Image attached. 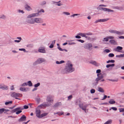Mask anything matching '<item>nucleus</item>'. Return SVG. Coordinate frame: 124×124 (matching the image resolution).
Returning <instances> with one entry per match:
<instances>
[{"label": "nucleus", "mask_w": 124, "mask_h": 124, "mask_svg": "<svg viewBox=\"0 0 124 124\" xmlns=\"http://www.w3.org/2000/svg\"><path fill=\"white\" fill-rule=\"evenodd\" d=\"M53 99L52 97L51 96H48L47 97L46 101L50 103L47 104L45 103H44L39 105L38 108H42L44 107H48L52 105L51 103L52 104L53 102Z\"/></svg>", "instance_id": "f257e3e1"}, {"label": "nucleus", "mask_w": 124, "mask_h": 124, "mask_svg": "<svg viewBox=\"0 0 124 124\" xmlns=\"http://www.w3.org/2000/svg\"><path fill=\"white\" fill-rule=\"evenodd\" d=\"M39 14L37 13H33L29 15L27 17L26 22L31 24H34V19H33L31 18L32 17L37 16Z\"/></svg>", "instance_id": "f03ea898"}, {"label": "nucleus", "mask_w": 124, "mask_h": 124, "mask_svg": "<svg viewBox=\"0 0 124 124\" xmlns=\"http://www.w3.org/2000/svg\"><path fill=\"white\" fill-rule=\"evenodd\" d=\"M66 73L73 72L74 70V69L72 68V65L69 62L67 63V65L65 69Z\"/></svg>", "instance_id": "7ed1b4c3"}, {"label": "nucleus", "mask_w": 124, "mask_h": 124, "mask_svg": "<svg viewBox=\"0 0 124 124\" xmlns=\"http://www.w3.org/2000/svg\"><path fill=\"white\" fill-rule=\"evenodd\" d=\"M21 96L22 94H21L18 93H16L15 92L11 94V96L12 97L15 98L16 99H17L20 100V99L17 97H20Z\"/></svg>", "instance_id": "20e7f679"}, {"label": "nucleus", "mask_w": 124, "mask_h": 124, "mask_svg": "<svg viewBox=\"0 0 124 124\" xmlns=\"http://www.w3.org/2000/svg\"><path fill=\"white\" fill-rule=\"evenodd\" d=\"M34 23H42L43 22L41 18H35L34 19Z\"/></svg>", "instance_id": "39448f33"}, {"label": "nucleus", "mask_w": 124, "mask_h": 124, "mask_svg": "<svg viewBox=\"0 0 124 124\" xmlns=\"http://www.w3.org/2000/svg\"><path fill=\"white\" fill-rule=\"evenodd\" d=\"M44 61V60L42 58H39L34 63V65H35L38 63H40Z\"/></svg>", "instance_id": "423d86ee"}, {"label": "nucleus", "mask_w": 124, "mask_h": 124, "mask_svg": "<svg viewBox=\"0 0 124 124\" xmlns=\"http://www.w3.org/2000/svg\"><path fill=\"white\" fill-rule=\"evenodd\" d=\"M41 111L39 109H36V116L39 118H40L41 115H40Z\"/></svg>", "instance_id": "0eeeda50"}, {"label": "nucleus", "mask_w": 124, "mask_h": 124, "mask_svg": "<svg viewBox=\"0 0 124 124\" xmlns=\"http://www.w3.org/2000/svg\"><path fill=\"white\" fill-rule=\"evenodd\" d=\"M92 46L91 44H88L85 45L84 47L87 49H90Z\"/></svg>", "instance_id": "6e6552de"}, {"label": "nucleus", "mask_w": 124, "mask_h": 124, "mask_svg": "<svg viewBox=\"0 0 124 124\" xmlns=\"http://www.w3.org/2000/svg\"><path fill=\"white\" fill-rule=\"evenodd\" d=\"M26 116L24 115H23L18 120L19 122H22L25 121L26 120Z\"/></svg>", "instance_id": "1a4fd4ad"}, {"label": "nucleus", "mask_w": 124, "mask_h": 124, "mask_svg": "<svg viewBox=\"0 0 124 124\" xmlns=\"http://www.w3.org/2000/svg\"><path fill=\"white\" fill-rule=\"evenodd\" d=\"M0 88L3 90H7L8 87L4 84H0Z\"/></svg>", "instance_id": "9d476101"}, {"label": "nucleus", "mask_w": 124, "mask_h": 124, "mask_svg": "<svg viewBox=\"0 0 124 124\" xmlns=\"http://www.w3.org/2000/svg\"><path fill=\"white\" fill-rule=\"evenodd\" d=\"M24 7L25 9L28 11H30L32 9L31 7L27 4L25 5L24 6Z\"/></svg>", "instance_id": "9b49d317"}, {"label": "nucleus", "mask_w": 124, "mask_h": 124, "mask_svg": "<svg viewBox=\"0 0 124 124\" xmlns=\"http://www.w3.org/2000/svg\"><path fill=\"white\" fill-rule=\"evenodd\" d=\"M101 8L102 10L105 11H108L109 12H113L114 11V10H112L110 9L106 8Z\"/></svg>", "instance_id": "f8f14e48"}, {"label": "nucleus", "mask_w": 124, "mask_h": 124, "mask_svg": "<svg viewBox=\"0 0 124 124\" xmlns=\"http://www.w3.org/2000/svg\"><path fill=\"white\" fill-rule=\"evenodd\" d=\"M79 107L82 109L83 110H84L86 112L85 110L86 106L85 105H84V106L82 104H79Z\"/></svg>", "instance_id": "ddd939ff"}, {"label": "nucleus", "mask_w": 124, "mask_h": 124, "mask_svg": "<svg viewBox=\"0 0 124 124\" xmlns=\"http://www.w3.org/2000/svg\"><path fill=\"white\" fill-rule=\"evenodd\" d=\"M78 35L82 36V37H84L86 38H87V36L86 35V33H79L78 34Z\"/></svg>", "instance_id": "4468645a"}, {"label": "nucleus", "mask_w": 124, "mask_h": 124, "mask_svg": "<svg viewBox=\"0 0 124 124\" xmlns=\"http://www.w3.org/2000/svg\"><path fill=\"white\" fill-rule=\"evenodd\" d=\"M20 109H21V108L20 107L17 108L12 110L11 111V112L12 113H14L15 112L17 111Z\"/></svg>", "instance_id": "2eb2a0df"}, {"label": "nucleus", "mask_w": 124, "mask_h": 124, "mask_svg": "<svg viewBox=\"0 0 124 124\" xmlns=\"http://www.w3.org/2000/svg\"><path fill=\"white\" fill-rule=\"evenodd\" d=\"M123 49L122 47L120 46H118L116 48L115 50L118 52H120V50H122Z\"/></svg>", "instance_id": "dca6fc26"}, {"label": "nucleus", "mask_w": 124, "mask_h": 124, "mask_svg": "<svg viewBox=\"0 0 124 124\" xmlns=\"http://www.w3.org/2000/svg\"><path fill=\"white\" fill-rule=\"evenodd\" d=\"M90 63L93 64L96 66H98L99 65V64L97 63L95 61H91L90 62Z\"/></svg>", "instance_id": "f3484780"}, {"label": "nucleus", "mask_w": 124, "mask_h": 124, "mask_svg": "<svg viewBox=\"0 0 124 124\" xmlns=\"http://www.w3.org/2000/svg\"><path fill=\"white\" fill-rule=\"evenodd\" d=\"M124 33V31H116V34L119 35H122Z\"/></svg>", "instance_id": "a211bd4d"}, {"label": "nucleus", "mask_w": 124, "mask_h": 124, "mask_svg": "<svg viewBox=\"0 0 124 124\" xmlns=\"http://www.w3.org/2000/svg\"><path fill=\"white\" fill-rule=\"evenodd\" d=\"M38 51L41 53H45V51L44 49L39 48L38 50Z\"/></svg>", "instance_id": "6ab92c4d"}, {"label": "nucleus", "mask_w": 124, "mask_h": 124, "mask_svg": "<svg viewBox=\"0 0 124 124\" xmlns=\"http://www.w3.org/2000/svg\"><path fill=\"white\" fill-rule=\"evenodd\" d=\"M109 19L108 18L104 19H99V22H104L108 21Z\"/></svg>", "instance_id": "aec40b11"}, {"label": "nucleus", "mask_w": 124, "mask_h": 124, "mask_svg": "<svg viewBox=\"0 0 124 124\" xmlns=\"http://www.w3.org/2000/svg\"><path fill=\"white\" fill-rule=\"evenodd\" d=\"M109 42L112 44L115 45L116 44V42L114 40H110Z\"/></svg>", "instance_id": "412c9836"}, {"label": "nucleus", "mask_w": 124, "mask_h": 124, "mask_svg": "<svg viewBox=\"0 0 124 124\" xmlns=\"http://www.w3.org/2000/svg\"><path fill=\"white\" fill-rule=\"evenodd\" d=\"M98 91L99 92H104L103 89L100 87H98Z\"/></svg>", "instance_id": "4be33fe9"}, {"label": "nucleus", "mask_w": 124, "mask_h": 124, "mask_svg": "<svg viewBox=\"0 0 124 124\" xmlns=\"http://www.w3.org/2000/svg\"><path fill=\"white\" fill-rule=\"evenodd\" d=\"M116 30L112 29L110 30L109 31V32L110 33L115 34H116Z\"/></svg>", "instance_id": "5701e85b"}, {"label": "nucleus", "mask_w": 124, "mask_h": 124, "mask_svg": "<svg viewBox=\"0 0 124 124\" xmlns=\"http://www.w3.org/2000/svg\"><path fill=\"white\" fill-rule=\"evenodd\" d=\"M115 64L113 63L111 64H109L106 65V67L107 68H108L110 67H113L115 66Z\"/></svg>", "instance_id": "b1692460"}, {"label": "nucleus", "mask_w": 124, "mask_h": 124, "mask_svg": "<svg viewBox=\"0 0 124 124\" xmlns=\"http://www.w3.org/2000/svg\"><path fill=\"white\" fill-rule=\"evenodd\" d=\"M109 103L110 104H113L115 103V101L111 99L109 101Z\"/></svg>", "instance_id": "393cba45"}, {"label": "nucleus", "mask_w": 124, "mask_h": 124, "mask_svg": "<svg viewBox=\"0 0 124 124\" xmlns=\"http://www.w3.org/2000/svg\"><path fill=\"white\" fill-rule=\"evenodd\" d=\"M120 112H124L122 114V115L124 116V108H121L119 109Z\"/></svg>", "instance_id": "a878e982"}, {"label": "nucleus", "mask_w": 124, "mask_h": 124, "mask_svg": "<svg viewBox=\"0 0 124 124\" xmlns=\"http://www.w3.org/2000/svg\"><path fill=\"white\" fill-rule=\"evenodd\" d=\"M65 62L64 61H57L56 62V63L57 64H61Z\"/></svg>", "instance_id": "bb28decb"}, {"label": "nucleus", "mask_w": 124, "mask_h": 124, "mask_svg": "<svg viewBox=\"0 0 124 124\" xmlns=\"http://www.w3.org/2000/svg\"><path fill=\"white\" fill-rule=\"evenodd\" d=\"M48 114V113H46L41 114V115L40 118L47 115Z\"/></svg>", "instance_id": "cd10ccee"}, {"label": "nucleus", "mask_w": 124, "mask_h": 124, "mask_svg": "<svg viewBox=\"0 0 124 124\" xmlns=\"http://www.w3.org/2000/svg\"><path fill=\"white\" fill-rule=\"evenodd\" d=\"M61 102H59L56 103L54 105V106L55 107H57L58 106H59L61 105Z\"/></svg>", "instance_id": "c85d7f7f"}, {"label": "nucleus", "mask_w": 124, "mask_h": 124, "mask_svg": "<svg viewBox=\"0 0 124 124\" xmlns=\"http://www.w3.org/2000/svg\"><path fill=\"white\" fill-rule=\"evenodd\" d=\"M17 39H20V40H15L14 41L15 42H16L17 43L21 41V37H19L17 38Z\"/></svg>", "instance_id": "c756f323"}, {"label": "nucleus", "mask_w": 124, "mask_h": 124, "mask_svg": "<svg viewBox=\"0 0 124 124\" xmlns=\"http://www.w3.org/2000/svg\"><path fill=\"white\" fill-rule=\"evenodd\" d=\"M28 48H31L33 47V45L32 44H29L27 45L26 46Z\"/></svg>", "instance_id": "7c9ffc66"}, {"label": "nucleus", "mask_w": 124, "mask_h": 124, "mask_svg": "<svg viewBox=\"0 0 124 124\" xmlns=\"http://www.w3.org/2000/svg\"><path fill=\"white\" fill-rule=\"evenodd\" d=\"M97 76L99 78H100L101 79V80L103 77V76L101 74H98Z\"/></svg>", "instance_id": "2f4dec72"}, {"label": "nucleus", "mask_w": 124, "mask_h": 124, "mask_svg": "<svg viewBox=\"0 0 124 124\" xmlns=\"http://www.w3.org/2000/svg\"><path fill=\"white\" fill-rule=\"evenodd\" d=\"M112 122V120H108L105 123V124H109L110 123H111Z\"/></svg>", "instance_id": "473e14b6"}, {"label": "nucleus", "mask_w": 124, "mask_h": 124, "mask_svg": "<svg viewBox=\"0 0 124 124\" xmlns=\"http://www.w3.org/2000/svg\"><path fill=\"white\" fill-rule=\"evenodd\" d=\"M60 1H60L58 2H56V3H57L56 4V5L58 6H60L62 5V4L61 3H59V2H60ZM53 2H54V3H55L56 2H54V1H53Z\"/></svg>", "instance_id": "72a5a7b5"}, {"label": "nucleus", "mask_w": 124, "mask_h": 124, "mask_svg": "<svg viewBox=\"0 0 124 124\" xmlns=\"http://www.w3.org/2000/svg\"><path fill=\"white\" fill-rule=\"evenodd\" d=\"M28 85L30 86H31L32 85V84L31 81H29L28 82Z\"/></svg>", "instance_id": "f704fd0d"}, {"label": "nucleus", "mask_w": 124, "mask_h": 124, "mask_svg": "<svg viewBox=\"0 0 124 124\" xmlns=\"http://www.w3.org/2000/svg\"><path fill=\"white\" fill-rule=\"evenodd\" d=\"M4 110L5 109L4 108H0V114L2 113Z\"/></svg>", "instance_id": "c9c22d12"}, {"label": "nucleus", "mask_w": 124, "mask_h": 124, "mask_svg": "<svg viewBox=\"0 0 124 124\" xmlns=\"http://www.w3.org/2000/svg\"><path fill=\"white\" fill-rule=\"evenodd\" d=\"M62 14L66 15H70V13H69L67 12H63Z\"/></svg>", "instance_id": "e433bc0d"}, {"label": "nucleus", "mask_w": 124, "mask_h": 124, "mask_svg": "<svg viewBox=\"0 0 124 124\" xmlns=\"http://www.w3.org/2000/svg\"><path fill=\"white\" fill-rule=\"evenodd\" d=\"M80 15L79 14H75L72 15L70 16L71 17H74L75 16H80Z\"/></svg>", "instance_id": "4c0bfd02"}, {"label": "nucleus", "mask_w": 124, "mask_h": 124, "mask_svg": "<svg viewBox=\"0 0 124 124\" xmlns=\"http://www.w3.org/2000/svg\"><path fill=\"white\" fill-rule=\"evenodd\" d=\"M12 102L11 101H9L8 102H5V104L6 105H8L9 104L12 103Z\"/></svg>", "instance_id": "58836bf2"}, {"label": "nucleus", "mask_w": 124, "mask_h": 124, "mask_svg": "<svg viewBox=\"0 0 124 124\" xmlns=\"http://www.w3.org/2000/svg\"><path fill=\"white\" fill-rule=\"evenodd\" d=\"M108 40V37H107L106 38H104L103 39V41H106L107 42Z\"/></svg>", "instance_id": "ea45409f"}, {"label": "nucleus", "mask_w": 124, "mask_h": 124, "mask_svg": "<svg viewBox=\"0 0 124 124\" xmlns=\"http://www.w3.org/2000/svg\"><path fill=\"white\" fill-rule=\"evenodd\" d=\"M114 54L113 53H110L108 55L109 57H113L114 56Z\"/></svg>", "instance_id": "a19ab883"}, {"label": "nucleus", "mask_w": 124, "mask_h": 124, "mask_svg": "<svg viewBox=\"0 0 124 124\" xmlns=\"http://www.w3.org/2000/svg\"><path fill=\"white\" fill-rule=\"evenodd\" d=\"M20 90L23 91H26V89L24 88L21 87L20 88Z\"/></svg>", "instance_id": "79ce46f5"}, {"label": "nucleus", "mask_w": 124, "mask_h": 124, "mask_svg": "<svg viewBox=\"0 0 124 124\" xmlns=\"http://www.w3.org/2000/svg\"><path fill=\"white\" fill-rule=\"evenodd\" d=\"M112 109L113 110L115 111H116L117 110V109L115 107H112L109 110H110Z\"/></svg>", "instance_id": "37998d69"}, {"label": "nucleus", "mask_w": 124, "mask_h": 124, "mask_svg": "<svg viewBox=\"0 0 124 124\" xmlns=\"http://www.w3.org/2000/svg\"><path fill=\"white\" fill-rule=\"evenodd\" d=\"M40 85V83H38L37 84H35L34 86L35 87H37L39 86Z\"/></svg>", "instance_id": "c03bdc74"}, {"label": "nucleus", "mask_w": 124, "mask_h": 124, "mask_svg": "<svg viewBox=\"0 0 124 124\" xmlns=\"http://www.w3.org/2000/svg\"><path fill=\"white\" fill-rule=\"evenodd\" d=\"M116 57H124V54H121L119 55H118L116 56Z\"/></svg>", "instance_id": "a18cd8bd"}, {"label": "nucleus", "mask_w": 124, "mask_h": 124, "mask_svg": "<svg viewBox=\"0 0 124 124\" xmlns=\"http://www.w3.org/2000/svg\"><path fill=\"white\" fill-rule=\"evenodd\" d=\"M95 92V90L93 89H92L90 90V92L91 93H94Z\"/></svg>", "instance_id": "49530a36"}, {"label": "nucleus", "mask_w": 124, "mask_h": 124, "mask_svg": "<svg viewBox=\"0 0 124 124\" xmlns=\"http://www.w3.org/2000/svg\"><path fill=\"white\" fill-rule=\"evenodd\" d=\"M108 80L110 81H111L113 82H117L118 81V79H116V80H113L111 79H108Z\"/></svg>", "instance_id": "de8ad7c7"}, {"label": "nucleus", "mask_w": 124, "mask_h": 124, "mask_svg": "<svg viewBox=\"0 0 124 124\" xmlns=\"http://www.w3.org/2000/svg\"><path fill=\"white\" fill-rule=\"evenodd\" d=\"M36 100L37 102L39 103L40 101V99L39 98H38L36 99Z\"/></svg>", "instance_id": "09e8293b"}, {"label": "nucleus", "mask_w": 124, "mask_h": 124, "mask_svg": "<svg viewBox=\"0 0 124 124\" xmlns=\"http://www.w3.org/2000/svg\"><path fill=\"white\" fill-rule=\"evenodd\" d=\"M68 44L69 45H71L72 44H75V43L74 42L70 41L68 43Z\"/></svg>", "instance_id": "8fccbe9b"}, {"label": "nucleus", "mask_w": 124, "mask_h": 124, "mask_svg": "<svg viewBox=\"0 0 124 124\" xmlns=\"http://www.w3.org/2000/svg\"><path fill=\"white\" fill-rule=\"evenodd\" d=\"M28 85V84L27 83H23L22 84L21 86H27Z\"/></svg>", "instance_id": "3c124183"}, {"label": "nucleus", "mask_w": 124, "mask_h": 124, "mask_svg": "<svg viewBox=\"0 0 124 124\" xmlns=\"http://www.w3.org/2000/svg\"><path fill=\"white\" fill-rule=\"evenodd\" d=\"M92 33L90 32L86 33V35H92Z\"/></svg>", "instance_id": "603ef678"}, {"label": "nucleus", "mask_w": 124, "mask_h": 124, "mask_svg": "<svg viewBox=\"0 0 124 124\" xmlns=\"http://www.w3.org/2000/svg\"><path fill=\"white\" fill-rule=\"evenodd\" d=\"M22 112V111L20 110L17 111L16 113V114H18Z\"/></svg>", "instance_id": "864d4df0"}, {"label": "nucleus", "mask_w": 124, "mask_h": 124, "mask_svg": "<svg viewBox=\"0 0 124 124\" xmlns=\"http://www.w3.org/2000/svg\"><path fill=\"white\" fill-rule=\"evenodd\" d=\"M108 39H113L114 38V37L112 36H109L107 37Z\"/></svg>", "instance_id": "5fc2aeb1"}, {"label": "nucleus", "mask_w": 124, "mask_h": 124, "mask_svg": "<svg viewBox=\"0 0 124 124\" xmlns=\"http://www.w3.org/2000/svg\"><path fill=\"white\" fill-rule=\"evenodd\" d=\"M77 40L78 41L82 43H83L84 42V41L81 39H77Z\"/></svg>", "instance_id": "6e6d98bb"}, {"label": "nucleus", "mask_w": 124, "mask_h": 124, "mask_svg": "<svg viewBox=\"0 0 124 124\" xmlns=\"http://www.w3.org/2000/svg\"><path fill=\"white\" fill-rule=\"evenodd\" d=\"M104 51L105 52L107 53H108L110 52V51L108 49H105L104 50Z\"/></svg>", "instance_id": "4d7b16f0"}, {"label": "nucleus", "mask_w": 124, "mask_h": 124, "mask_svg": "<svg viewBox=\"0 0 124 124\" xmlns=\"http://www.w3.org/2000/svg\"><path fill=\"white\" fill-rule=\"evenodd\" d=\"M100 80H101V79L100 78H96V79L95 80H96V81H97V82H96L97 84H98V81Z\"/></svg>", "instance_id": "13d9d810"}, {"label": "nucleus", "mask_w": 124, "mask_h": 124, "mask_svg": "<svg viewBox=\"0 0 124 124\" xmlns=\"http://www.w3.org/2000/svg\"><path fill=\"white\" fill-rule=\"evenodd\" d=\"M114 8L115 9H121V8H120L118 6H117V7H115Z\"/></svg>", "instance_id": "bf43d9fd"}, {"label": "nucleus", "mask_w": 124, "mask_h": 124, "mask_svg": "<svg viewBox=\"0 0 124 124\" xmlns=\"http://www.w3.org/2000/svg\"><path fill=\"white\" fill-rule=\"evenodd\" d=\"M19 50L20 51H23L24 52H25L26 51L25 49L24 48L19 49Z\"/></svg>", "instance_id": "052dcab7"}, {"label": "nucleus", "mask_w": 124, "mask_h": 124, "mask_svg": "<svg viewBox=\"0 0 124 124\" xmlns=\"http://www.w3.org/2000/svg\"><path fill=\"white\" fill-rule=\"evenodd\" d=\"M24 108V109H26L28 108L29 107L28 106L25 105L23 106Z\"/></svg>", "instance_id": "680f3d73"}, {"label": "nucleus", "mask_w": 124, "mask_h": 124, "mask_svg": "<svg viewBox=\"0 0 124 124\" xmlns=\"http://www.w3.org/2000/svg\"><path fill=\"white\" fill-rule=\"evenodd\" d=\"M80 36L78 35H76L75 36V38L77 39H80L81 38V37Z\"/></svg>", "instance_id": "e2e57ef3"}, {"label": "nucleus", "mask_w": 124, "mask_h": 124, "mask_svg": "<svg viewBox=\"0 0 124 124\" xmlns=\"http://www.w3.org/2000/svg\"><path fill=\"white\" fill-rule=\"evenodd\" d=\"M101 72V70L100 69H98L96 70V72L97 73H99Z\"/></svg>", "instance_id": "0e129e2a"}, {"label": "nucleus", "mask_w": 124, "mask_h": 124, "mask_svg": "<svg viewBox=\"0 0 124 124\" xmlns=\"http://www.w3.org/2000/svg\"><path fill=\"white\" fill-rule=\"evenodd\" d=\"M107 96L106 95H105L104 97L102 99V100H103L106 99L107 98Z\"/></svg>", "instance_id": "69168bd1"}, {"label": "nucleus", "mask_w": 124, "mask_h": 124, "mask_svg": "<svg viewBox=\"0 0 124 124\" xmlns=\"http://www.w3.org/2000/svg\"><path fill=\"white\" fill-rule=\"evenodd\" d=\"M0 18L4 19L6 18V17L5 16L3 15L2 16H1L0 17Z\"/></svg>", "instance_id": "338daca9"}, {"label": "nucleus", "mask_w": 124, "mask_h": 124, "mask_svg": "<svg viewBox=\"0 0 124 124\" xmlns=\"http://www.w3.org/2000/svg\"><path fill=\"white\" fill-rule=\"evenodd\" d=\"M72 97V95H70L68 97V99H71Z\"/></svg>", "instance_id": "774afa93"}]
</instances>
